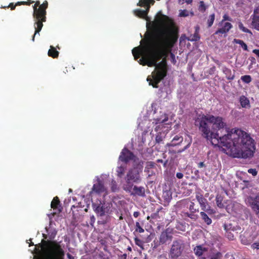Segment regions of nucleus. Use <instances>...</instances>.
<instances>
[{
	"label": "nucleus",
	"mask_w": 259,
	"mask_h": 259,
	"mask_svg": "<svg viewBox=\"0 0 259 259\" xmlns=\"http://www.w3.org/2000/svg\"><path fill=\"white\" fill-rule=\"evenodd\" d=\"M156 20L165 26L164 28L157 34H149L145 39L141 40V44L144 42V45L132 50L134 59L137 60L142 56L139 63L149 67L156 65L158 61L170 52L179 38V28L173 20L161 11L157 14Z\"/></svg>",
	"instance_id": "obj_1"
},
{
	"label": "nucleus",
	"mask_w": 259,
	"mask_h": 259,
	"mask_svg": "<svg viewBox=\"0 0 259 259\" xmlns=\"http://www.w3.org/2000/svg\"><path fill=\"white\" fill-rule=\"evenodd\" d=\"M210 115H199L195 120L203 137L211 142L212 145L221 146L226 153L233 158H247L253 156L255 151L254 140L250 135L241 130L229 131L222 135L212 130Z\"/></svg>",
	"instance_id": "obj_2"
},
{
	"label": "nucleus",
	"mask_w": 259,
	"mask_h": 259,
	"mask_svg": "<svg viewBox=\"0 0 259 259\" xmlns=\"http://www.w3.org/2000/svg\"><path fill=\"white\" fill-rule=\"evenodd\" d=\"M143 171V166L138 164L128 169L125 177V184L123 186V189L127 192H131L134 184H139L142 181L141 174Z\"/></svg>",
	"instance_id": "obj_3"
},
{
	"label": "nucleus",
	"mask_w": 259,
	"mask_h": 259,
	"mask_svg": "<svg viewBox=\"0 0 259 259\" xmlns=\"http://www.w3.org/2000/svg\"><path fill=\"white\" fill-rule=\"evenodd\" d=\"M155 69L152 73V79L148 76L147 80L149 81V84L154 88H158V83L167 75V65L165 61H162L158 64H156Z\"/></svg>",
	"instance_id": "obj_4"
},
{
	"label": "nucleus",
	"mask_w": 259,
	"mask_h": 259,
	"mask_svg": "<svg viewBox=\"0 0 259 259\" xmlns=\"http://www.w3.org/2000/svg\"><path fill=\"white\" fill-rule=\"evenodd\" d=\"M185 247L183 240L178 239L173 241L168 253L170 259H178L181 256Z\"/></svg>",
	"instance_id": "obj_5"
},
{
	"label": "nucleus",
	"mask_w": 259,
	"mask_h": 259,
	"mask_svg": "<svg viewBox=\"0 0 259 259\" xmlns=\"http://www.w3.org/2000/svg\"><path fill=\"white\" fill-rule=\"evenodd\" d=\"M48 7V3L47 1L44 2V3L40 5V8H41L40 12H41V13L39 14V20L37 21H35L34 23V28H35V32L32 36V40L33 41H34V38L35 35L37 34H39V32L42 29L43 26V22H45L46 21V15L47 11L46 9Z\"/></svg>",
	"instance_id": "obj_6"
},
{
	"label": "nucleus",
	"mask_w": 259,
	"mask_h": 259,
	"mask_svg": "<svg viewBox=\"0 0 259 259\" xmlns=\"http://www.w3.org/2000/svg\"><path fill=\"white\" fill-rule=\"evenodd\" d=\"M210 119H211L212 123V130H213L214 132H215L216 131H220V135H224L225 134H226L227 133H226V130H228L229 131H232L233 132H234V131L238 130L234 128L230 130L229 128H224V127L226 126V123L224 121V119L222 117L214 116L212 115H210Z\"/></svg>",
	"instance_id": "obj_7"
},
{
	"label": "nucleus",
	"mask_w": 259,
	"mask_h": 259,
	"mask_svg": "<svg viewBox=\"0 0 259 259\" xmlns=\"http://www.w3.org/2000/svg\"><path fill=\"white\" fill-rule=\"evenodd\" d=\"M172 234V230L169 228L162 231L158 237V240H154V248H157L170 242L173 238Z\"/></svg>",
	"instance_id": "obj_8"
},
{
	"label": "nucleus",
	"mask_w": 259,
	"mask_h": 259,
	"mask_svg": "<svg viewBox=\"0 0 259 259\" xmlns=\"http://www.w3.org/2000/svg\"><path fill=\"white\" fill-rule=\"evenodd\" d=\"M188 208L189 211L183 212V216L188 217L193 221H196L198 218V215L196 213L199 212V208L196 206L194 202H190Z\"/></svg>",
	"instance_id": "obj_9"
},
{
	"label": "nucleus",
	"mask_w": 259,
	"mask_h": 259,
	"mask_svg": "<svg viewBox=\"0 0 259 259\" xmlns=\"http://www.w3.org/2000/svg\"><path fill=\"white\" fill-rule=\"evenodd\" d=\"M196 199L200 204L201 210L208 213L213 212L210 206L207 205V201L200 192H196Z\"/></svg>",
	"instance_id": "obj_10"
},
{
	"label": "nucleus",
	"mask_w": 259,
	"mask_h": 259,
	"mask_svg": "<svg viewBox=\"0 0 259 259\" xmlns=\"http://www.w3.org/2000/svg\"><path fill=\"white\" fill-rule=\"evenodd\" d=\"M135 157L134 153L126 148H124L119 156V160L125 163H127L130 160H134Z\"/></svg>",
	"instance_id": "obj_11"
},
{
	"label": "nucleus",
	"mask_w": 259,
	"mask_h": 259,
	"mask_svg": "<svg viewBox=\"0 0 259 259\" xmlns=\"http://www.w3.org/2000/svg\"><path fill=\"white\" fill-rule=\"evenodd\" d=\"M251 18L252 19L251 25L252 27L259 31V6L254 9Z\"/></svg>",
	"instance_id": "obj_12"
},
{
	"label": "nucleus",
	"mask_w": 259,
	"mask_h": 259,
	"mask_svg": "<svg viewBox=\"0 0 259 259\" xmlns=\"http://www.w3.org/2000/svg\"><path fill=\"white\" fill-rule=\"evenodd\" d=\"M106 191V188L103 182L99 180L97 182L94 184L92 189L91 193H96L97 194H101Z\"/></svg>",
	"instance_id": "obj_13"
},
{
	"label": "nucleus",
	"mask_w": 259,
	"mask_h": 259,
	"mask_svg": "<svg viewBox=\"0 0 259 259\" xmlns=\"http://www.w3.org/2000/svg\"><path fill=\"white\" fill-rule=\"evenodd\" d=\"M35 4L34 6H33V16L35 22L39 20V14L40 13H41V12L40 11V9H41L40 8V3L39 1H36L34 2Z\"/></svg>",
	"instance_id": "obj_14"
},
{
	"label": "nucleus",
	"mask_w": 259,
	"mask_h": 259,
	"mask_svg": "<svg viewBox=\"0 0 259 259\" xmlns=\"http://www.w3.org/2000/svg\"><path fill=\"white\" fill-rule=\"evenodd\" d=\"M131 195H138L140 196H145V188L143 186L138 187L136 185H133V187L131 192Z\"/></svg>",
	"instance_id": "obj_15"
},
{
	"label": "nucleus",
	"mask_w": 259,
	"mask_h": 259,
	"mask_svg": "<svg viewBox=\"0 0 259 259\" xmlns=\"http://www.w3.org/2000/svg\"><path fill=\"white\" fill-rule=\"evenodd\" d=\"M183 141V137L180 135L175 136L170 143L166 145V147H175L180 145Z\"/></svg>",
	"instance_id": "obj_16"
},
{
	"label": "nucleus",
	"mask_w": 259,
	"mask_h": 259,
	"mask_svg": "<svg viewBox=\"0 0 259 259\" xmlns=\"http://www.w3.org/2000/svg\"><path fill=\"white\" fill-rule=\"evenodd\" d=\"M250 199L251 201L249 202L250 205L259 217V196H257L254 198H251Z\"/></svg>",
	"instance_id": "obj_17"
},
{
	"label": "nucleus",
	"mask_w": 259,
	"mask_h": 259,
	"mask_svg": "<svg viewBox=\"0 0 259 259\" xmlns=\"http://www.w3.org/2000/svg\"><path fill=\"white\" fill-rule=\"evenodd\" d=\"M154 0H140L137 5L140 7H146V9L145 11H146V15L147 16L150 10V5H154Z\"/></svg>",
	"instance_id": "obj_18"
},
{
	"label": "nucleus",
	"mask_w": 259,
	"mask_h": 259,
	"mask_svg": "<svg viewBox=\"0 0 259 259\" xmlns=\"http://www.w3.org/2000/svg\"><path fill=\"white\" fill-rule=\"evenodd\" d=\"M51 206L54 210H57L58 213L62 211V207L60 204V200L57 196L53 198L51 202Z\"/></svg>",
	"instance_id": "obj_19"
},
{
	"label": "nucleus",
	"mask_w": 259,
	"mask_h": 259,
	"mask_svg": "<svg viewBox=\"0 0 259 259\" xmlns=\"http://www.w3.org/2000/svg\"><path fill=\"white\" fill-rule=\"evenodd\" d=\"M93 207L94 211L101 217L104 216L105 214V207L101 204H93Z\"/></svg>",
	"instance_id": "obj_20"
},
{
	"label": "nucleus",
	"mask_w": 259,
	"mask_h": 259,
	"mask_svg": "<svg viewBox=\"0 0 259 259\" xmlns=\"http://www.w3.org/2000/svg\"><path fill=\"white\" fill-rule=\"evenodd\" d=\"M232 27V24L230 22H225L223 26L218 29L215 34H225L227 33Z\"/></svg>",
	"instance_id": "obj_21"
},
{
	"label": "nucleus",
	"mask_w": 259,
	"mask_h": 259,
	"mask_svg": "<svg viewBox=\"0 0 259 259\" xmlns=\"http://www.w3.org/2000/svg\"><path fill=\"white\" fill-rule=\"evenodd\" d=\"M224 229L226 231V232H231V231L235 232L237 231V230H241V228L239 226L236 225H235L229 222L225 223L224 224Z\"/></svg>",
	"instance_id": "obj_22"
},
{
	"label": "nucleus",
	"mask_w": 259,
	"mask_h": 259,
	"mask_svg": "<svg viewBox=\"0 0 259 259\" xmlns=\"http://www.w3.org/2000/svg\"><path fill=\"white\" fill-rule=\"evenodd\" d=\"M239 102L242 108H250V104L249 99L244 95H242L239 98Z\"/></svg>",
	"instance_id": "obj_23"
},
{
	"label": "nucleus",
	"mask_w": 259,
	"mask_h": 259,
	"mask_svg": "<svg viewBox=\"0 0 259 259\" xmlns=\"http://www.w3.org/2000/svg\"><path fill=\"white\" fill-rule=\"evenodd\" d=\"M223 73L225 74L226 77L228 80H232L235 78L234 73H232V71L230 69L226 66H224L222 68Z\"/></svg>",
	"instance_id": "obj_24"
},
{
	"label": "nucleus",
	"mask_w": 259,
	"mask_h": 259,
	"mask_svg": "<svg viewBox=\"0 0 259 259\" xmlns=\"http://www.w3.org/2000/svg\"><path fill=\"white\" fill-rule=\"evenodd\" d=\"M207 250V249L206 248L203 247L201 245L197 246L194 249L195 254L198 256H201L203 253L206 252Z\"/></svg>",
	"instance_id": "obj_25"
},
{
	"label": "nucleus",
	"mask_w": 259,
	"mask_h": 259,
	"mask_svg": "<svg viewBox=\"0 0 259 259\" xmlns=\"http://www.w3.org/2000/svg\"><path fill=\"white\" fill-rule=\"evenodd\" d=\"M191 143V141L190 142H189L186 146H185L184 148L179 150L178 151L174 150L172 148L174 147H167L168 148V153H170V154H176V153H180L184 151L187 149H188L190 147Z\"/></svg>",
	"instance_id": "obj_26"
},
{
	"label": "nucleus",
	"mask_w": 259,
	"mask_h": 259,
	"mask_svg": "<svg viewBox=\"0 0 259 259\" xmlns=\"http://www.w3.org/2000/svg\"><path fill=\"white\" fill-rule=\"evenodd\" d=\"M224 197L221 194H217L215 197L216 203L219 208H223L225 207V205L223 203Z\"/></svg>",
	"instance_id": "obj_27"
},
{
	"label": "nucleus",
	"mask_w": 259,
	"mask_h": 259,
	"mask_svg": "<svg viewBox=\"0 0 259 259\" xmlns=\"http://www.w3.org/2000/svg\"><path fill=\"white\" fill-rule=\"evenodd\" d=\"M48 56L53 58H56L59 56V52L53 46L50 47V49L48 51Z\"/></svg>",
	"instance_id": "obj_28"
},
{
	"label": "nucleus",
	"mask_w": 259,
	"mask_h": 259,
	"mask_svg": "<svg viewBox=\"0 0 259 259\" xmlns=\"http://www.w3.org/2000/svg\"><path fill=\"white\" fill-rule=\"evenodd\" d=\"M125 170V167L122 165L118 166L116 168V175L117 177L121 178L123 176Z\"/></svg>",
	"instance_id": "obj_29"
},
{
	"label": "nucleus",
	"mask_w": 259,
	"mask_h": 259,
	"mask_svg": "<svg viewBox=\"0 0 259 259\" xmlns=\"http://www.w3.org/2000/svg\"><path fill=\"white\" fill-rule=\"evenodd\" d=\"M204 211H201L200 214L204 222L207 225H209L211 224V219L208 217L207 214L204 212Z\"/></svg>",
	"instance_id": "obj_30"
},
{
	"label": "nucleus",
	"mask_w": 259,
	"mask_h": 259,
	"mask_svg": "<svg viewBox=\"0 0 259 259\" xmlns=\"http://www.w3.org/2000/svg\"><path fill=\"white\" fill-rule=\"evenodd\" d=\"M134 14L136 16L141 18H146L147 17L146 15V11L141 9H136L134 10Z\"/></svg>",
	"instance_id": "obj_31"
},
{
	"label": "nucleus",
	"mask_w": 259,
	"mask_h": 259,
	"mask_svg": "<svg viewBox=\"0 0 259 259\" xmlns=\"http://www.w3.org/2000/svg\"><path fill=\"white\" fill-rule=\"evenodd\" d=\"M162 197L163 198L164 200L166 202L170 201L172 198L171 192L168 190L163 191Z\"/></svg>",
	"instance_id": "obj_32"
},
{
	"label": "nucleus",
	"mask_w": 259,
	"mask_h": 259,
	"mask_svg": "<svg viewBox=\"0 0 259 259\" xmlns=\"http://www.w3.org/2000/svg\"><path fill=\"white\" fill-rule=\"evenodd\" d=\"M234 42L237 44L240 45L244 51L247 50V46L242 40L234 39Z\"/></svg>",
	"instance_id": "obj_33"
},
{
	"label": "nucleus",
	"mask_w": 259,
	"mask_h": 259,
	"mask_svg": "<svg viewBox=\"0 0 259 259\" xmlns=\"http://www.w3.org/2000/svg\"><path fill=\"white\" fill-rule=\"evenodd\" d=\"M199 39L200 36L199 35L198 31H195L194 33L190 36V38L188 39V40L191 41H195L199 40Z\"/></svg>",
	"instance_id": "obj_34"
},
{
	"label": "nucleus",
	"mask_w": 259,
	"mask_h": 259,
	"mask_svg": "<svg viewBox=\"0 0 259 259\" xmlns=\"http://www.w3.org/2000/svg\"><path fill=\"white\" fill-rule=\"evenodd\" d=\"M214 19H215V15L214 13L211 14L209 16V18L207 20V26L208 27H210L212 25L214 20Z\"/></svg>",
	"instance_id": "obj_35"
},
{
	"label": "nucleus",
	"mask_w": 259,
	"mask_h": 259,
	"mask_svg": "<svg viewBox=\"0 0 259 259\" xmlns=\"http://www.w3.org/2000/svg\"><path fill=\"white\" fill-rule=\"evenodd\" d=\"M238 27L241 30H242L244 32L252 34L251 31L249 30L248 28L245 27L242 23L241 22H239L238 23Z\"/></svg>",
	"instance_id": "obj_36"
},
{
	"label": "nucleus",
	"mask_w": 259,
	"mask_h": 259,
	"mask_svg": "<svg viewBox=\"0 0 259 259\" xmlns=\"http://www.w3.org/2000/svg\"><path fill=\"white\" fill-rule=\"evenodd\" d=\"M240 238L242 244L244 245H248L250 244V240L248 239L245 236L241 235L240 236Z\"/></svg>",
	"instance_id": "obj_37"
},
{
	"label": "nucleus",
	"mask_w": 259,
	"mask_h": 259,
	"mask_svg": "<svg viewBox=\"0 0 259 259\" xmlns=\"http://www.w3.org/2000/svg\"><path fill=\"white\" fill-rule=\"evenodd\" d=\"M241 79L243 82L246 83H249L251 81V77L249 75H245L242 76L241 77Z\"/></svg>",
	"instance_id": "obj_38"
},
{
	"label": "nucleus",
	"mask_w": 259,
	"mask_h": 259,
	"mask_svg": "<svg viewBox=\"0 0 259 259\" xmlns=\"http://www.w3.org/2000/svg\"><path fill=\"white\" fill-rule=\"evenodd\" d=\"M140 233L144 232V229L141 226L139 222H137L135 225V231Z\"/></svg>",
	"instance_id": "obj_39"
},
{
	"label": "nucleus",
	"mask_w": 259,
	"mask_h": 259,
	"mask_svg": "<svg viewBox=\"0 0 259 259\" xmlns=\"http://www.w3.org/2000/svg\"><path fill=\"white\" fill-rule=\"evenodd\" d=\"M198 10L200 12L204 13L206 10V6L205 5L203 1H200L199 3V6Z\"/></svg>",
	"instance_id": "obj_40"
},
{
	"label": "nucleus",
	"mask_w": 259,
	"mask_h": 259,
	"mask_svg": "<svg viewBox=\"0 0 259 259\" xmlns=\"http://www.w3.org/2000/svg\"><path fill=\"white\" fill-rule=\"evenodd\" d=\"M155 167V163L153 161H148L146 163V166L145 168V171H146L147 169H149L151 168H153Z\"/></svg>",
	"instance_id": "obj_41"
},
{
	"label": "nucleus",
	"mask_w": 259,
	"mask_h": 259,
	"mask_svg": "<svg viewBox=\"0 0 259 259\" xmlns=\"http://www.w3.org/2000/svg\"><path fill=\"white\" fill-rule=\"evenodd\" d=\"M179 16L180 17H186L189 16V12L187 10H180Z\"/></svg>",
	"instance_id": "obj_42"
},
{
	"label": "nucleus",
	"mask_w": 259,
	"mask_h": 259,
	"mask_svg": "<svg viewBox=\"0 0 259 259\" xmlns=\"http://www.w3.org/2000/svg\"><path fill=\"white\" fill-rule=\"evenodd\" d=\"M222 257V254L220 252H217L213 253L210 259H221Z\"/></svg>",
	"instance_id": "obj_43"
},
{
	"label": "nucleus",
	"mask_w": 259,
	"mask_h": 259,
	"mask_svg": "<svg viewBox=\"0 0 259 259\" xmlns=\"http://www.w3.org/2000/svg\"><path fill=\"white\" fill-rule=\"evenodd\" d=\"M163 141V138L161 136V133H158L155 138V141L156 143L159 144Z\"/></svg>",
	"instance_id": "obj_44"
},
{
	"label": "nucleus",
	"mask_w": 259,
	"mask_h": 259,
	"mask_svg": "<svg viewBox=\"0 0 259 259\" xmlns=\"http://www.w3.org/2000/svg\"><path fill=\"white\" fill-rule=\"evenodd\" d=\"M226 236L230 240H233L235 238L234 235L230 231L226 232Z\"/></svg>",
	"instance_id": "obj_45"
},
{
	"label": "nucleus",
	"mask_w": 259,
	"mask_h": 259,
	"mask_svg": "<svg viewBox=\"0 0 259 259\" xmlns=\"http://www.w3.org/2000/svg\"><path fill=\"white\" fill-rule=\"evenodd\" d=\"M134 240H135V244L140 246V247H142V241L139 238H138L137 237H136L134 239Z\"/></svg>",
	"instance_id": "obj_46"
},
{
	"label": "nucleus",
	"mask_w": 259,
	"mask_h": 259,
	"mask_svg": "<svg viewBox=\"0 0 259 259\" xmlns=\"http://www.w3.org/2000/svg\"><path fill=\"white\" fill-rule=\"evenodd\" d=\"M248 172L252 174L253 176L257 175V171L256 169L250 168L248 170Z\"/></svg>",
	"instance_id": "obj_47"
},
{
	"label": "nucleus",
	"mask_w": 259,
	"mask_h": 259,
	"mask_svg": "<svg viewBox=\"0 0 259 259\" xmlns=\"http://www.w3.org/2000/svg\"><path fill=\"white\" fill-rule=\"evenodd\" d=\"M156 162L157 163H163V166L166 167L168 162L167 160H165V161H163L162 159H157L156 160Z\"/></svg>",
	"instance_id": "obj_48"
},
{
	"label": "nucleus",
	"mask_w": 259,
	"mask_h": 259,
	"mask_svg": "<svg viewBox=\"0 0 259 259\" xmlns=\"http://www.w3.org/2000/svg\"><path fill=\"white\" fill-rule=\"evenodd\" d=\"M251 247L253 249H259V243L258 242H254L251 245Z\"/></svg>",
	"instance_id": "obj_49"
},
{
	"label": "nucleus",
	"mask_w": 259,
	"mask_h": 259,
	"mask_svg": "<svg viewBox=\"0 0 259 259\" xmlns=\"http://www.w3.org/2000/svg\"><path fill=\"white\" fill-rule=\"evenodd\" d=\"M227 20L231 21H232V19L230 17H229L227 14H225V15H224L223 16V19L222 20V22L224 21H227Z\"/></svg>",
	"instance_id": "obj_50"
},
{
	"label": "nucleus",
	"mask_w": 259,
	"mask_h": 259,
	"mask_svg": "<svg viewBox=\"0 0 259 259\" xmlns=\"http://www.w3.org/2000/svg\"><path fill=\"white\" fill-rule=\"evenodd\" d=\"M17 5H14L13 3H10V5L7 7H10L11 8V10H13L15 9Z\"/></svg>",
	"instance_id": "obj_51"
},
{
	"label": "nucleus",
	"mask_w": 259,
	"mask_h": 259,
	"mask_svg": "<svg viewBox=\"0 0 259 259\" xmlns=\"http://www.w3.org/2000/svg\"><path fill=\"white\" fill-rule=\"evenodd\" d=\"M183 176H184V175L182 172H177L176 174L177 178L179 179H182L183 178Z\"/></svg>",
	"instance_id": "obj_52"
},
{
	"label": "nucleus",
	"mask_w": 259,
	"mask_h": 259,
	"mask_svg": "<svg viewBox=\"0 0 259 259\" xmlns=\"http://www.w3.org/2000/svg\"><path fill=\"white\" fill-rule=\"evenodd\" d=\"M205 166L206 165L203 162H200L198 163V167L199 168L205 167Z\"/></svg>",
	"instance_id": "obj_53"
},
{
	"label": "nucleus",
	"mask_w": 259,
	"mask_h": 259,
	"mask_svg": "<svg viewBox=\"0 0 259 259\" xmlns=\"http://www.w3.org/2000/svg\"><path fill=\"white\" fill-rule=\"evenodd\" d=\"M215 71V67L213 66L212 67L210 68L209 70V74H212L214 73V72Z\"/></svg>",
	"instance_id": "obj_54"
},
{
	"label": "nucleus",
	"mask_w": 259,
	"mask_h": 259,
	"mask_svg": "<svg viewBox=\"0 0 259 259\" xmlns=\"http://www.w3.org/2000/svg\"><path fill=\"white\" fill-rule=\"evenodd\" d=\"M25 1H22V2H18L16 3V5L17 6H20V5H25Z\"/></svg>",
	"instance_id": "obj_55"
},
{
	"label": "nucleus",
	"mask_w": 259,
	"mask_h": 259,
	"mask_svg": "<svg viewBox=\"0 0 259 259\" xmlns=\"http://www.w3.org/2000/svg\"><path fill=\"white\" fill-rule=\"evenodd\" d=\"M28 1L27 2H25V5H27V6H30L31 4H33L34 3V1H30V0H27Z\"/></svg>",
	"instance_id": "obj_56"
},
{
	"label": "nucleus",
	"mask_w": 259,
	"mask_h": 259,
	"mask_svg": "<svg viewBox=\"0 0 259 259\" xmlns=\"http://www.w3.org/2000/svg\"><path fill=\"white\" fill-rule=\"evenodd\" d=\"M140 212L135 211L133 213V215L135 218H138L140 215Z\"/></svg>",
	"instance_id": "obj_57"
},
{
	"label": "nucleus",
	"mask_w": 259,
	"mask_h": 259,
	"mask_svg": "<svg viewBox=\"0 0 259 259\" xmlns=\"http://www.w3.org/2000/svg\"><path fill=\"white\" fill-rule=\"evenodd\" d=\"M182 1H183L182 4H183L184 3V2H186L188 4H190L193 2V0H182Z\"/></svg>",
	"instance_id": "obj_58"
},
{
	"label": "nucleus",
	"mask_w": 259,
	"mask_h": 259,
	"mask_svg": "<svg viewBox=\"0 0 259 259\" xmlns=\"http://www.w3.org/2000/svg\"><path fill=\"white\" fill-rule=\"evenodd\" d=\"M67 256L68 259H74V257L70 253H67Z\"/></svg>",
	"instance_id": "obj_59"
},
{
	"label": "nucleus",
	"mask_w": 259,
	"mask_h": 259,
	"mask_svg": "<svg viewBox=\"0 0 259 259\" xmlns=\"http://www.w3.org/2000/svg\"><path fill=\"white\" fill-rule=\"evenodd\" d=\"M126 256H127L126 254L124 253L122 255L121 257L122 259H126Z\"/></svg>",
	"instance_id": "obj_60"
},
{
	"label": "nucleus",
	"mask_w": 259,
	"mask_h": 259,
	"mask_svg": "<svg viewBox=\"0 0 259 259\" xmlns=\"http://www.w3.org/2000/svg\"><path fill=\"white\" fill-rule=\"evenodd\" d=\"M199 26H197L195 27V31H198L199 32Z\"/></svg>",
	"instance_id": "obj_61"
},
{
	"label": "nucleus",
	"mask_w": 259,
	"mask_h": 259,
	"mask_svg": "<svg viewBox=\"0 0 259 259\" xmlns=\"http://www.w3.org/2000/svg\"><path fill=\"white\" fill-rule=\"evenodd\" d=\"M119 220H123V217H122V214H121L120 216L119 217Z\"/></svg>",
	"instance_id": "obj_62"
},
{
	"label": "nucleus",
	"mask_w": 259,
	"mask_h": 259,
	"mask_svg": "<svg viewBox=\"0 0 259 259\" xmlns=\"http://www.w3.org/2000/svg\"><path fill=\"white\" fill-rule=\"evenodd\" d=\"M178 2H179V3L180 4H183L182 3H183V1L182 0H178Z\"/></svg>",
	"instance_id": "obj_63"
},
{
	"label": "nucleus",
	"mask_w": 259,
	"mask_h": 259,
	"mask_svg": "<svg viewBox=\"0 0 259 259\" xmlns=\"http://www.w3.org/2000/svg\"><path fill=\"white\" fill-rule=\"evenodd\" d=\"M34 245L33 243V242H30V244H29V246H32V245Z\"/></svg>",
	"instance_id": "obj_64"
}]
</instances>
